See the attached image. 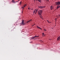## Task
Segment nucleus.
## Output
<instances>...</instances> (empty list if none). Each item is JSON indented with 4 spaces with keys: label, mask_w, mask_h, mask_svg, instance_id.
<instances>
[{
    "label": "nucleus",
    "mask_w": 60,
    "mask_h": 60,
    "mask_svg": "<svg viewBox=\"0 0 60 60\" xmlns=\"http://www.w3.org/2000/svg\"><path fill=\"white\" fill-rule=\"evenodd\" d=\"M38 7V8H40V9H43V8H44V7L40 6Z\"/></svg>",
    "instance_id": "6"
},
{
    "label": "nucleus",
    "mask_w": 60,
    "mask_h": 60,
    "mask_svg": "<svg viewBox=\"0 0 60 60\" xmlns=\"http://www.w3.org/2000/svg\"><path fill=\"white\" fill-rule=\"evenodd\" d=\"M42 13V11L41 10H39L38 11V13L39 15H41Z\"/></svg>",
    "instance_id": "1"
},
{
    "label": "nucleus",
    "mask_w": 60,
    "mask_h": 60,
    "mask_svg": "<svg viewBox=\"0 0 60 60\" xmlns=\"http://www.w3.org/2000/svg\"><path fill=\"white\" fill-rule=\"evenodd\" d=\"M57 9H59V8H60V6L58 5L57 7Z\"/></svg>",
    "instance_id": "12"
},
{
    "label": "nucleus",
    "mask_w": 60,
    "mask_h": 60,
    "mask_svg": "<svg viewBox=\"0 0 60 60\" xmlns=\"http://www.w3.org/2000/svg\"><path fill=\"white\" fill-rule=\"evenodd\" d=\"M56 5H59L60 4V2H55Z\"/></svg>",
    "instance_id": "3"
},
{
    "label": "nucleus",
    "mask_w": 60,
    "mask_h": 60,
    "mask_svg": "<svg viewBox=\"0 0 60 60\" xmlns=\"http://www.w3.org/2000/svg\"><path fill=\"white\" fill-rule=\"evenodd\" d=\"M60 39V36H59V37H58L57 38V40H59Z\"/></svg>",
    "instance_id": "13"
},
{
    "label": "nucleus",
    "mask_w": 60,
    "mask_h": 60,
    "mask_svg": "<svg viewBox=\"0 0 60 60\" xmlns=\"http://www.w3.org/2000/svg\"><path fill=\"white\" fill-rule=\"evenodd\" d=\"M34 1H38V2H39L40 3H41V0H34Z\"/></svg>",
    "instance_id": "7"
},
{
    "label": "nucleus",
    "mask_w": 60,
    "mask_h": 60,
    "mask_svg": "<svg viewBox=\"0 0 60 60\" xmlns=\"http://www.w3.org/2000/svg\"><path fill=\"white\" fill-rule=\"evenodd\" d=\"M42 41V42H43V41Z\"/></svg>",
    "instance_id": "28"
},
{
    "label": "nucleus",
    "mask_w": 60,
    "mask_h": 60,
    "mask_svg": "<svg viewBox=\"0 0 60 60\" xmlns=\"http://www.w3.org/2000/svg\"><path fill=\"white\" fill-rule=\"evenodd\" d=\"M19 1H20V0H18V1H16V2H19Z\"/></svg>",
    "instance_id": "22"
},
{
    "label": "nucleus",
    "mask_w": 60,
    "mask_h": 60,
    "mask_svg": "<svg viewBox=\"0 0 60 60\" xmlns=\"http://www.w3.org/2000/svg\"><path fill=\"white\" fill-rule=\"evenodd\" d=\"M47 21L48 22V23H50V22H49V21H48V20H47Z\"/></svg>",
    "instance_id": "19"
},
{
    "label": "nucleus",
    "mask_w": 60,
    "mask_h": 60,
    "mask_svg": "<svg viewBox=\"0 0 60 60\" xmlns=\"http://www.w3.org/2000/svg\"><path fill=\"white\" fill-rule=\"evenodd\" d=\"M25 7H24L23 6V7L22 8V9L23 10V9H24V8Z\"/></svg>",
    "instance_id": "18"
},
{
    "label": "nucleus",
    "mask_w": 60,
    "mask_h": 60,
    "mask_svg": "<svg viewBox=\"0 0 60 60\" xmlns=\"http://www.w3.org/2000/svg\"><path fill=\"white\" fill-rule=\"evenodd\" d=\"M31 9V10H33V9Z\"/></svg>",
    "instance_id": "27"
},
{
    "label": "nucleus",
    "mask_w": 60,
    "mask_h": 60,
    "mask_svg": "<svg viewBox=\"0 0 60 60\" xmlns=\"http://www.w3.org/2000/svg\"><path fill=\"white\" fill-rule=\"evenodd\" d=\"M32 19H31L30 20L28 21H27V22L26 23H29V22H31V21H32Z\"/></svg>",
    "instance_id": "8"
},
{
    "label": "nucleus",
    "mask_w": 60,
    "mask_h": 60,
    "mask_svg": "<svg viewBox=\"0 0 60 60\" xmlns=\"http://www.w3.org/2000/svg\"><path fill=\"white\" fill-rule=\"evenodd\" d=\"M39 37V36H35L32 38H31L30 39H34V38H37L38 37Z\"/></svg>",
    "instance_id": "5"
},
{
    "label": "nucleus",
    "mask_w": 60,
    "mask_h": 60,
    "mask_svg": "<svg viewBox=\"0 0 60 60\" xmlns=\"http://www.w3.org/2000/svg\"><path fill=\"white\" fill-rule=\"evenodd\" d=\"M40 17L41 18V19H42V15H39Z\"/></svg>",
    "instance_id": "9"
},
{
    "label": "nucleus",
    "mask_w": 60,
    "mask_h": 60,
    "mask_svg": "<svg viewBox=\"0 0 60 60\" xmlns=\"http://www.w3.org/2000/svg\"><path fill=\"white\" fill-rule=\"evenodd\" d=\"M47 1H49V0H46Z\"/></svg>",
    "instance_id": "26"
},
{
    "label": "nucleus",
    "mask_w": 60,
    "mask_h": 60,
    "mask_svg": "<svg viewBox=\"0 0 60 60\" xmlns=\"http://www.w3.org/2000/svg\"><path fill=\"white\" fill-rule=\"evenodd\" d=\"M37 11H38V9H35L34 11L33 12V13H35L36 14V13L37 12Z\"/></svg>",
    "instance_id": "4"
},
{
    "label": "nucleus",
    "mask_w": 60,
    "mask_h": 60,
    "mask_svg": "<svg viewBox=\"0 0 60 60\" xmlns=\"http://www.w3.org/2000/svg\"><path fill=\"white\" fill-rule=\"evenodd\" d=\"M12 2L13 3H16V2L14 1V0H12Z\"/></svg>",
    "instance_id": "17"
},
{
    "label": "nucleus",
    "mask_w": 60,
    "mask_h": 60,
    "mask_svg": "<svg viewBox=\"0 0 60 60\" xmlns=\"http://www.w3.org/2000/svg\"><path fill=\"white\" fill-rule=\"evenodd\" d=\"M50 9L51 10H52L53 9V7L52 6H51L50 7Z\"/></svg>",
    "instance_id": "14"
},
{
    "label": "nucleus",
    "mask_w": 60,
    "mask_h": 60,
    "mask_svg": "<svg viewBox=\"0 0 60 60\" xmlns=\"http://www.w3.org/2000/svg\"><path fill=\"white\" fill-rule=\"evenodd\" d=\"M27 6V5L26 4H25V5H24L23 6L24 7H26V6Z\"/></svg>",
    "instance_id": "16"
},
{
    "label": "nucleus",
    "mask_w": 60,
    "mask_h": 60,
    "mask_svg": "<svg viewBox=\"0 0 60 60\" xmlns=\"http://www.w3.org/2000/svg\"><path fill=\"white\" fill-rule=\"evenodd\" d=\"M42 34L43 36H45V34H44V33H42Z\"/></svg>",
    "instance_id": "15"
},
{
    "label": "nucleus",
    "mask_w": 60,
    "mask_h": 60,
    "mask_svg": "<svg viewBox=\"0 0 60 60\" xmlns=\"http://www.w3.org/2000/svg\"><path fill=\"white\" fill-rule=\"evenodd\" d=\"M24 22V21L22 20L21 23V25H24L25 24V23Z\"/></svg>",
    "instance_id": "2"
},
{
    "label": "nucleus",
    "mask_w": 60,
    "mask_h": 60,
    "mask_svg": "<svg viewBox=\"0 0 60 60\" xmlns=\"http://www.w3.org/2000/svg\"><path fill=\"white\" fill-rule=\"evenodd\" d=\"M37 27L38 28H39V29H41V30H42V29L41 28H40V27H39V26H37Z\"/></svg>",
    "instance_id": "11"
},
{
    "label": "nucleus",
    "mask_w": 60,
    "mask_h": 60,
    "mask_svg": "<svg viewBox=\"0 0 60 60\" xmlns=\"http://www.w3.org/2000/svg\"><path fill=\"white\" fill-rule=\"evenodd\" d=\"M28 9H29V10H30V8H28Z\"/></svg>",
    "instance_id": "23"
},
{
    "label": "nucleus",
    "mask_w": 60,
    "mask_h": 60,
    "mask_svg": "<svg viewBox=\"0 0 60 60\" xmlns=\"http://www.w3.org/2000/svg\"><path fill=\"white\" fill-rule=\"evenodd\" d=\"M44 30L45 31H46V30L45 29H44Z\"/></svg>",
    "instance_id": "21"
},
{
    "label": "nucleus",
    "mask_w": 60,
    "mask_h": 60,
    "mask_svg": "<svg viewBox=\"0 0 60 60\" xmlns=\"http://www.w3.org/2000/svg\"><path fill=\"white\" fill-rule=\"evenodd\" d=\"M34 25H35V24H34Z\"/></svg>",
    "instance_id": "29"
},
{
    "label": "nucleus",
    "mask_w": 60,
    "mask_h": 60,
    "mask_svg": "<svg viewBox=\"0 0 60 60\" xmlns=\"http://www.w3.org/2000/svg\"><path fill=\"white\" fill-rule=\"evenodd\" d=\"M34 26V25H33L32 26Z\"/></svg>",
    "instance_id": "25"
},
{
    "label": "nucleus",
    "mask_w": 60,
    "mask_h": 60,
    "mask_svg": "<svg viewBox=\"0 0 60 60\" xmlns=\"http://www.w3.org/2000/svg\"><path fill=\"white\" fill-rule=\"evenodd\" d=\"M37 27L38 28H39V29H41V30H42V29L41 28H40V27H39V26H37Z\"/></svg>",
    "instance_id": "10"
},
{
    "label": "nucleus",
    "mask_w": 60,
    "mask_h": 60,
    "mask_svg": "<svg viewBox=\"0 0 60 60\" xmlns=\"http://www.w3.org/2000/svg\"><path fill=\"white\" fill-rule=\"evenodd\" d=\"M56 19H57L56 18L55 19V20H56Z\"/></svg>",
    "instance_id": "24"
},
{
    "label": "nucleus",
    "mask_w": 60,
    "mask_h": 60,
    "mask_svg": "<svg viewBox=\"0 0 60 60\" xmlns=\"http://www.w3.org/2000/svg\"><path fill=\"white\" fill-rule=\"evenodd\" d=\"M21 3H22V2L21 1L20 3H19L20 4V5H21V4H21Z\"/></svg>",
    "instance_id": "20"
}]
</instances>
